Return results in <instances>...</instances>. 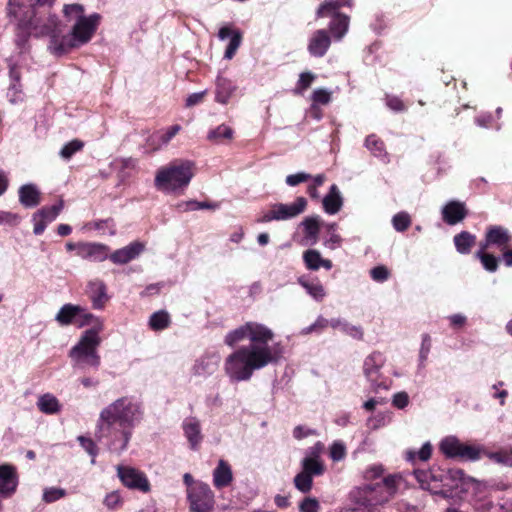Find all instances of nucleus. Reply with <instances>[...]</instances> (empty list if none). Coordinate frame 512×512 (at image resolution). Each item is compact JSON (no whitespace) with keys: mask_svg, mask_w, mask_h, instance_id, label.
<instances>
[{"mask_svg":"<svg viewBox=\"0 0 512 512\" xmlns=\"http://www.w3.org/2000/svg\"><path fill=\"white\" fill-rule=\"evenodd\" d=\"M310 179L312 180V182L308 185L307 193L309 194V196L311 198L318 199L319 198L318 187L323 185V183L326 180V177L324 174H318L314 177L311 176Z\"/></svg>","mask_w":512,"mask_h":512,"instance_id":"4d7b16f0","label":"nucleus"},{"mask_svg":"<svg viewBox=\"0 0 512 512\" xmlns=\"http://www.w3.org/2000/svg\"><path fill=\"white\" fill-rule=\"evenodd\" d=\"M343 238L338 232L326 234L323 245L329 250H336L342 246Z\"/></svg>","mask_w":512,"mask_h":512,"instance_id":"13d9d810","label":"nucleus"},{"mask_svg":"<svg viewBox=\"0 0 512 512\" xmlns=\"http://www.w3.org/2000/svg\"><path fill=\"white\" fill-rule=\"evenodd\" d=\"M370 276L374 281L383 283L388 280L390 272L385 266L379 265L370 270Z\"/></svg>","mask_w":512,"mask_h":512,"instance_id":"0e129e2a","label":"nucleus"},{"mask_svg":"<svg viewBox=\"0 0 512 512\" xmlns=\"http://www.w3.org/2000/svg\"><path fill=\"white\" fill-rule=\"evenodd\" d=\"M402 474H393L375 484H363L350 492V498L360 506H376L387 502L399 488L404 486Z\"/></svg>","mask_w":512,"mask_h":512,"instance_id":"0eeeda50","label":"nucleus"},{"mask_svg":"<svg viewBox=\"0 0 512 512\" xmlns=\"http://www.w3.org/2000/svg\"><path fill=\"white\" fill-rule=\"evenodd\" d=\"M19 476L17 469L12 464H1L0 465V497L10 498L12 497L18 487Z\"/></svg>","mask_w":512,"mask_h":512,"instance_id":"2eb2a0df","label":"nucleus"},{"mask_svg":"<svg viewBox=\"0 0 512 512\" xmlns=\"http://www.w3.org/2000/svg\"><path fill=\"white\" fill-rule=\"evenodd\" d=\"M191 512H210L215 505V496L208 484H196L186 490Z\"/></svg>","mask_w":512,"mask_h":512,"instance_id":"f8f14e48","label":"nucleus"},{"mask_svg":"<svg viewBox=\"0 0 512 512\" xmlns=\"http://www.w3.org/2000/svg\"><path fill=\"white\" fill-rule=\"evenodd\" d=\"M101 342L100 334L83 331L77 343L69 351L72 367L78 370L98 369L101 362L98 347Z\"/></svg>","mask_w":512,"mask_h":512,"instance_id":"6e6552de","label":"nucleus"},{"mask_svg":"<svg viewBox=\"0 0 512 512\" xmlns=\"http://www.w3.org/2000/svg\"><path fill=\"white\" fill-rule=\"evenodd\" d=\"M103 504L108 510L112 511L120 508L123 504L120 492L112 491L108 493L103 500Z\"/></svg>","mask_w":512,"mask_h":512,"instance_id":"5fc2aeb1","label":"nucleus"},{"mask_svg":"<svg viewBox=\"0 0 512 512\" xmlns=\"http://www.w3.org/2000/svg\"><path fill=\"white\" fill-rule=\"evenodd\" d=\"M404 455L405 459L412 464H414L417 460L427 461L432 455V445L429 441L425 442L418 451L408 449L405 451Z\"/></svg>","mask_w":512,"mask_h":512,"instance_id":"79ce46f5","label":"nucleus"},{"mask_svg":"<svg viewBox=\"0 0 512 512\" xmlns=\"http://www.w3.org/2000/svg\"><path fill=\"white\" fill-rule=\"evenodd\" d=\"M86 293L94 309H104L109 296L107 294V286L103 280L98 278L90 280L87 284Z\"/></svg>","mask_w":512,"mask_h":512,"instance_id":"a211bd4d","label":"nucleus"},{"mask_svg":"<svg viewBox=\"0 0 512 512\" xmlns=\"http://www.w3.org/2000/svg\"><path fill=\"white\" fill-rule=\"evenodd\" d=\"M331 45V36L325 29L316 30L308 42V51L314 57H323Z\"/></svg>","mask_w":512,"mask_h":512,"instance_id":"4be33fe9","label":"nucleus"},{"mask_svg":"<svg viewBox=\"0 0 512 512\" xmlns=\"http://www.w3.org/2000/svg\"><path fill=\"white\" fill-rule=\"evenodd\" d=\"M391 222H392L393 228L397 232H404L410 227V225L412 223V219H411V216L407 212L401 211V212L396 213L392 217Z\"/></svg>","mask_w":512,"mask_h":512,"instance_id":"de8ad7c7","label":"nucleus"},{"mask_svg":"<svg viewBox=\"0 0 512 512\" xmlns=\"http://www.w3.org/2000/svg\"><path fill=\"white\" fill-rule=\"evenodd\" d=\"M63 14L66 21L72 23L71 31L68 34L62 32L60 35H54L48 45L50 53L58 57L73 48L88 43L96 32L100 21V16L97 13L86 16L84 7L80 4L65 5Z\"/></svg>","mask_w":512,"mask_h":512,"instance_id":"20e7f679","label":"nucleus"},{"mask_svg":"<svg viewBox=\"0 0 512 512\" xmlns=\"http://www.w3.org/2000/svg\"><path fill=\"white\" fill-rule=\"evenodd\" d=\"M19 202L26 208H33L39 205L41 193L36 185L25 184L19 188Z\"/></svg>","mask_w":512,"mask_h":512,"instance_id":"c85d7f7f","label":"nucleus"},{"mask_svg":"<svg viewBox=\"0 0 512 512\" xmlns=\"http://www.w3.org/2000/svg\"><path fill=\"white\" fill-rule=\"evenodd\" d=\"M81 312L80 305L64 304L55 316V320L61 326L75 325L78 313Z\"/></svg>","mask_w":512,"mask_h":512,"instance_id":"72a5a7b5","label":"nucleus"},{"mask_svg":"<svg viewBox=\"0 0 512 512\" xmlns=\"http://www.w3.org/2000/svg\"><path fill=\"white\" fill-rule=\"evenodd\" d=\"M16 25L15 32V45L20 49L21 52L28 49V43L30 37H33L31 30L28 27H21L19 19H10Z\"/></svg>","mask_w":512,"mask_h":512,"instance_id":"a19ab883","label":"nucleus"},{"mask_svg":"<svg viewBox=\"0 0 512 512\" xmlns=\"http://www.w3.org/2000/svg\"><path fill=\"white\" fill-rule=\"evenodd\" d=\"M511 238L506 228L502 226H491L487 229L485 239L480 242L479 246L486 249L495 247L500 251H504Z\"/></svg>","mask_w":512,"mask_h":512,"instance_id":"dca6fc26","label":"nucleus"},{"mask_svg":"<svg viewBox=\"0 0 512 512\" xmlns=\"http://www.w3.org/2000/svg\"><path fill=\"white\" fill-rule=\"evenodd\" d=\"M233 479L232 471L227 462L220 460L213 471V484L216 488L228 486Z\"/></svg>","mask_w":512,"mask_h":512,"instance_id":"f704fd0d","label":"nucleus"},{"mask_svg":"<svg viewBox=\"0 0 512 512\" xmlns=\"http://www.w3.org/2000/svg\"><path fill=\"white\" fill-rule=\"evenodd\" d=\"M77 440L79 441L81 447L89 455L92 456L91 463L94 464L95 463V457L97 455V448H96V445H95L94 441L91 438H87V437H84V436H79L77 438Z\"/></svg>","mask_w":512,"mask_h":512,"instance_id":"e2e57ef3","label":"nucleus"},{"mask_svg":"<svg viewBox=\"0 0 512 512\" xmlns=\"http://www.w3.org/2000/svg\"><path fill=\"white\" fill-rule=\"evenodd\" d=\"M236 90L237 86L232 80L218 76L215 81V101L227 105Z\"/></svg>","mask_w":512,"mask_h":512,"instance_id":"b1692460","label":"nucleus"},{"mask_svg":"<svg viewBox=\"0 0 512 512\" xmlns=\"http://www.w3.org/2000/svg\"><path fill=\"white\" fill-rule=\"evenodd\" d=\"M314 79V74L310 72L301 73L297 82V86L295 88V93H303L308 87L311 86Z\"/></svg>","mask_w":512,"mask_h":512,"instance_id":"bf43d9fd","label":"nucleus"},{"mask_svg":"<svg viewBox=\"0 0 512 512\" xmlns=\"http://www.w3.org/2000/svg\"><path fill=\"white\" fill-rule=\"evenodd\" d=\"M329 321L330 320H327L324 317L319 316L313 324L302 329L301 334L307 335L313 332H321L323 329L330 326Z\"/></svg>","mask_w":512,"mask_h":512,"instance_id":"680f3d73","label":"nucleus"},{"mask_svg":"<svg viewBox=\"0 0 512 512\" xmlns=\"http://www.w3.org/2000/svg\"><path fill=\"white\" fill-rule=\"evenodd\" d=\"M220 357L217 353L205 354L200 357L193 366V372L198 376L212 374L219 363Z\"/></svg>","mask_w":512,"mask_h":512,"instance_id":"bb28decb","label":"nucleus"},{"mask_svg":"<svg viewBox=\"0 0 512 512\" xmlns=\"http://www.w3.org/2000/svg\"><path fill=\"white\" fill-rule=\"evenodd\" d=\"M32 222L34 225L33 232L35 235H41L48 225V222H46V220L38 211L33 214Z\"/></svg>","mask_w":512,"mask_h":512,"instance_id":"774afa93","label":"nucleus"},{"mask_svg":"<svg viewBox=\"0 0 512 512\" xmlns=\"http://www.w3.org/2000/svg\"><path fill=\"white\" fill-rule=\"evenodd\" d=\"M432 347V341L431 337L428 334L422 335V341L419 349V367L423 368L425 367L426 361L428 359V356L430 354Z\"/></svg>","mask_w":512,"mask_h":512,"instance_id":"8fccbe9b","label":"nucleus"},{"mask_svg":"<svg viewBox=\"0 0 512 512\" xmlns=\"http://www.w3.org/2000/svg\"><path fill=\"white\" fill-rule=\"evenodd\" d=\"M10 84L7 90V98L11 104H18L23 102L24 93L20 83L21 74L15 65H11L9 69Z\"/></svg>","mask_w":512,"mask_h":512,"instance_id":"5701e85b","label":"nucleus"},{"mask_svg":"<svg viewBox=\"0 0 512 512\" xmlns=\"http://www.w3.org/2000/svg\"><path fill=\"white\" fill-rule=\"evenodd\" d=\"M329 324L333 329H338L354 339L360 340L363 338L362 328L360 326L353 325L346 320L341 318H333L329 321Z\"/></svg>","mask_w":512,"mask_h":512,"instance_id":"e433bc0d","label":"nucleus"},{"mask_svg":"<svg viewBox=\"0 0 512 512\" xmlns=\"http://www.w3.org/2000/svg\"><path fill=\"white\" fill-rule=\"evenodd\" d=\"M304 237L303 240L306 244L314 245L318 241L320 231V222L318 217H307L301 222Z\"/></svg>","mask_w":512,"mask_h":512,"instance_id":"473e14b6","label":"nucleus"},{"mask_svg":"<svg viewBox=\"0 0 512 512\" xmlns=\"http://www.w3.org/2000/svg\"><path fill=\"white\" fill-rule=\"evenodd\" d=\"M37 408L44 414L52 415L60 412L62 405L51 393L40 395L37 400Z\"/></svg>","mask_w":512,"mask_h":512,"instance_id":"c9c22d12","label":"nucleus"},{"mask_svg":"<svg viewBox=\"0 0 512 512\" xmlns=\"http://www.w3.org/2000/svg\"><path fill=\"white\" fill-rule=\"evenodd\" d=\"M75 326L79 328L91 326V328L85 331H93L96 334H100L104 330V320L81 306V312L77 315Z\"/></svg>","mask_w":512,"mask_h":512,"instance_id":"a878e982","label":"nucleus"},{"mask_svg":"<svg viewBox=\"0 0 512 512\" xmlns=\"http://www.w3.org/2000/svg\"><path fill=\"white\" fill-rule=\"evenodd\" d=\"M298 283L301 285L306 293L315 301L321 302L326 297V290L319 279H310L306 276L298 278Z\"/></svg>","mask_w":512,"mask_h":512,"instance_id":"cd10ccee","label":"nucleus"},{"mask_svg":"<svg viewBox=\"0 0 512 512\" xmlns=\"http://www.w3.org/2000/svg\"><path fill=\"white\" fill-rule=\"evenodd\" d=\"M385 363L386 357L379 351L372 352L364 360V375L375 389L389 388V382L387 380H382L381 378V369Z\"/></svg>","mask_w":512,"mask_h":512,"instance_id":"ddd939ff","label":"nucleus"},{"mask_svg":"<svg viewBox=\"0 0 512 512\" xmlns=\"http://www.w3.org/2000/svg\"><path fill=\"white\" fill-rule=\"evenodd\" d=\"M170 323L169 313L165 310H159L150 316L148 325L154 331H161L169 327Z\"/></svg>","mask_w":512,"mask_h":512,"instance_id":"37998d69","label":"nucleus"},{"mask_svg":"<svg viewBox=\"0 0 512 512\" xmlns=\"http://www.w3.org/2000/svg\"><path fill=\"white\" fill-rule=\"evenodd\" d=\"M21 217L10 211L0 210V225L14 227L20 223Z\"/></svg>","mask_w":512,"mask_h":512,"instance_id":"052dcab7","label":"nucleus"},{"mask_svg":"<svg viewBox=\"0 0 512 512\" xmlns=\"http://www.w3.org/2000/svg\"><path fill=\"white\" fill-rule=\"evenodd\" d=\"M63 209V201H59L57 204L52 205L50 207H44L40 209L38 212L43 216L46 222L51 223L54 221L61 210Z\"/></svg>","mask_w":512,"mask_h":512,"instance_id":"864d4df0","label":"nucleus"},{"mask_svg":"<svg viewBox=\"0 0 512 512\" xmlns=\"http://www.w3.org/2000/svg\"><path fill=\"white\" fill-rule=\"evenodd\" d=\"M486 248L479 246V250L475 253V257L480 260L484 269L488 272H495L498 268V258L487 253Z\"/></svg>","mask_w":512,"mask_h":512,"instance_id":"a18cd8bd","label":"nucleus"},{"mask_svg":"<svg viewBox=\"0 0 512 512\" xmlns=\"http://www.w3.org/2000/svg\"><path fill=\"white\" fill-rule=\"evenodd\" d=\"M109 247L100 243H79L78 256L82 259L103 262L108 259Z\"/></svg>","mask_w":512,"mask_h":512,"instance_id":"412c9836","label":"nucleus"},{"mask_svg":"<svg viewBox=\"0 0 512 512\" xmlns=\"http://www.w3.org/2000/svg\"><path fill=\"white\" fill-rule=\"evenodd\" d=\"M84 147V142L79 139H74L68 143H66L62 149L59 152L60 157L65 160L69 161L73 155H75L77 152L81 151Z\"/></svg>","mask_w":512,"mask_h":512,"instance_id":"49530a36","label":"nucleus"},{"mask_svg":"<svg viewBox=\"0 0 512 512\" xmlns=\"http://www.w3.org/2000/svg\"><path fill=\"white\" fill-rule=\"evenodd\" d=\"M144 248L145 246L142 242L134 241L123 248L115 250L109 254L108 258L117 265L127 264L139 257Z\"/></svg>","mask_w":512,"mask_h":512,"instance_id":"6ab92c4d","label":"nucleus"},{"mask_svg":"<svg viewBox=\"0 0 512 512\" xmlns=\"http://www.w3.org/2000/svg\"><path fill=\"white\" fill-rule=\"evenodd\" d=\"M218 38L221 41H224L227 38L230 39L224 52V58L231 60L242 43V32L239 29L226 25L219 29Z\"/></svg>","mask_w":512,"mask_h":512,"instance_id":"aec40b11","label":"nucleus"},{"mask_svg":"<svg viewBox=\"0 0 512 512\" xmlns=\"http://www.w3.org/2000/svg\"><path fill=\"white\" fill-rule=\"evenodd\" d=\"M116 471L118 478L125 487L142 493L150 491V482L146 474L139 469L132 466L118 465Z\"/></svg>","mask_w":512,"mask_h":512,"instance_id":"4468645a","label":"nucleus"},{"mask_svg":"<svg viewBox=\"0 0 512 512\" xmlns=\"http://www.w3.org/2000/svg\"><path fill=\"white\" fill-rule=\"evenodd\" d=\"M144 409L134 396H122L101 409L96 423V438L116 454L126 450L134 428L142 421Z\"/></svg>","mask_w":512,"mask_h":512,"instance_id":"f03ea898","label":"nucleus"},{"mask_svg":"<svg viewBox=\"0 0 512 512\" xmlns=\"http://www.w3.org/2000/svg\"><path fill=\"white\" fill-rule=\"evenodd\" d=\"M301 512H319L320 504L316 498L307 497L299 505Z\"/></svg>","mask_w":512,"mask_h":512,"instance_id":"69168bd1","label":"nucleus"},{"mask_svg":"<svg viewBox=\"0 0 512 512\" xmlns=\"http://www.w3.org/2000/svg\"><path fill=\"white\" fill-rule=\"evenodd\" d=\"M466 215L465 204L460 201H450L442 208V218L449 225L461 222Z\"/></svg>","mask_w":512,"mask_h":512,"instance_id":"393cba45","label":"nucleus"},{"mask_svg":"<svg viewBox=\"0 0 512 512\" xmlns=\"http://www.w3.org/2000/svg\"><path fill=\"white\" fill-rule=\"evenodd\" d=\"M307 207V200L304 197H297L289 204L275 203L263 212L258 222L268 223L271 221H286L302 214Z\"/></svg>","mask_w":512,"mask_h":512,"instance_id":"9d476101","label":"nucleus"},{"mask_svg":"<svg viewBox=\"0 0 512 512\" xmlns=\"http://www.w3.org/2000/svg\"><path fill=\"white\" fill-rule=\"evenodd\" d=\"M332 92L328 89L319 88L313 91L311 95L312 109L315 110L318 105H327L331 101Z\"/></svg>","mask_w":512,"mask_h":512,"instance_id":"09e8293b","label":"nucleus"},{"mask_svg":"<svg viewBox=\"0 0 512 512\" xmlns=\"http://www.w3.org/2000/svg\"><path fill=\"white\" fill-rule=\"evenodd\" d=\"M303 261L308 270L316 271L320 267L330 270L332 268V262L329 259H324L321 253L315 249H308L303 253Z\"/></svg>","mask_w":512,"mask_h":512,"instance_id":"7c9ffc66","label":"nucleus"},{"mask_svg":"<svg viewBox=\"0 0 512 512\" xmlns=\"http://www.w3.org/2000/svg\"><path fill=\"white\" fill-rule=\"evenodd\" d=\"M310 178V174L306 172H298L296 174L288 175L285 179V182L288 186L294 187L299 185L300 183L310 180Z\"/></svg>","mask_w":512,"mask_h":512,"instance_id":"338daca9","label":"nucleus"},{"mask_svg":"<svg viewBox=\"0 0 512 512\" xmlns=\"http://www.w3.org/2000/svg\"><path fill=\"white\" fill-rule=\"evenodd\" d=\"M294 484L299 491L307 493L312 488L313 477L301 471L295 476Z\"/></svg>","mask_w":512,"mask_h":512,"instance_id":"3c124183","label":"nucleus"},{"mask_svg":"<svg viewBox=\"0 0 512 512\" xmlns=\"http://www.w3.org/2000/svg\"><path fill=\"white\" fill-rule=\"evenodd\" d=\"M324 211L329 215L338 213L343 205V198L337 185L330 187L329 193L323 198Z\"/></svg>","mask_w":512,"mask_h":512,"instance_id":"c756f323","label":"nucleus"},{"mask_svg":"<svg viewBox=\"0 0 512 512\" xmlns=\"http://www.w3.org/2000/svg\"><path fill=\"white\" fill-rule=\"evenodd\" d=\"M414 475L422 489L434 494L446 495L452 490L477 494L484 488V484L456 468L445 471L440 467H432L428 470H416Z\"/></svg>","mask_w":512,"mask_h":512,"instance_id":"39448f33","label":"nucleus"},{"mask_svg":"<svg viewBox=\"0 0 512 512\" xmlns=\"http://www.w3.org/2000/svg\"><path fill=\"white\" fill-rule=\"evenodd\" d=\"M66 496V490L59 487H49L44 489L42 499L46 503H53Z\"/></svg>","mask_w":512,"mask_h":512,"instance_id":"603ef678","label":"nucleus"},{"mask_svg":"<svg viewBox=\"0 0 512 512\" xmlns=\"http://www.w3.org/2000/svg\"><path fill=\"white\" fill-rule=\"evenodd\" d=\"M351 4V0H344L343 2L326 0L316 11L318 18L331 17L328 28L335 41H341L345 37L350 25L349 16L339 13L338 10L343 6H351Z\"/></svg>","mask_w":512,"mask_h":512,"instance_id":"1a4fd4ad","label":"nucleus"},{"mask_svg":"<svg viewBox=\"0 0 512 512\" xmlns=\"http://www.w3.org/2000/svg\"><path fill=\"white\" fill-rule=\"evenodd\" d=\"M476 237L467 231H462L454 236V245L458 253L468 254L475 245Z\"/></svg>","mask_w":512,"mask_h":512,"instance_id":"4c0bfd02","label":"nucleus"},{"mask_svg":"<svg viewBox=\"0 0 512 512\" xmlns=\"http://www.w3.org/2000/svg\"><path fill=\"white\" fill-rule=\"evenodd\" d=\"M55 0H9L6 12L9 19H19L21 27H28L33 37L49 36L63 32L61 22L55 14L46 12Z\"/></svg>","mask_w":512,"mask_h":512,"instance_id":"7ed1b4c3","label":"nucleus"},{"mask_svg":"<svg viewBox=\"0 0 512 512\" xmlns=\"http://www.w3.org/2000/svg\"><path fill=\"white\" fill-rule=\"evenodd\" d=\"M365 147L381 161L385 163L389 161L384 143L379 138H377L376 135H369L366 138Z\"/></svg>","mask_w":512,"mask_h":512,"instance_id":"58836bf2","label":"nucleus"},{"mask_svg":"<svg viewBox=\"0 0 512 512\" xmlns=\"http://www.w3.org/2000/svg\"><path fill=\"white\" fill-rule=\"evenodd\" d=\"M234 137V130L227 124H220L215 128H212L207 133V140L213 144H225Z\"/></svg>","mask_w":512,"mask_h":512,"instance_id":"2f4dec72","label":"nucleus"},{"mask_svg":"<svg viewBox=\"0 0 512 512\" xmlns=\"http://www.w3.org/2000/svg\"><path fill=\"white\" fill-rule=\"evenodd\" d=\"M182 429L189 447L198 450L204 439L201 421L194 416L186 417L182 422Z\"/></svg>","mask_w":512,"mask_h":512,"instance_id":"f3484780","label":"nucleus"},{"mask_svg":"<svg viewBox=\"0 0 512 512\" xmlns=\"http://www.w3.org/2000/svg\"><path fill=\"white\" fill-rule=\"evenodd\" d=\"M301 466L302 472L310 475L311 477L320 476L325 471V467L319 459L304 457L301 462Z\"/></svg>","mask_w":512,"mask_h":512,"instance_id":"c03bdc74","label":"nucleus"},{"mask_svg":"<svg viewBox=\"0 0 512 512\" xmlns=\"http://www.w3.org/2000/svg\"><path fill=\"white\" fill-rule=\"evenodd\" d=\"M195 175V163L190 160H175L159 168L154 185L166 194H182Z\"/></svg>","mask_w":512,"mask_h":512,"instance_id":"423d86ee","label":"nucleus"},{"mask_svg":"<svg viewBox=\"0 0 512 512\" xmlns=\"http://www.w3.org/2000/svg\"><path fill=\"white\" fill-rule=\"evenodd\" d=\"M439 449L446 457L470 461L478 460L481 454L479 447L464 444L455 436L443 438L439 444Z\"/></svg>","mask_w":512,"mask_h":512,"instance_id":"9b49d317","label":"nucleus"},{"mask_svg":"<svg viewBox=\"0 0 512 512\" xmlns=\"http://www.w3.org/2000/svg\"><path fill=\"white\" fill-rule=\"evenodd\" d=\"M180 130L181 126L175 124L153 135L151 140L154 143V149L167 145Z\"/></svg>","mask_w":512,"mask_h":512,"instance_id":"ea45409f","label":"nucleus"},{"mask_svg":"<svg viewBox=\"0 0 512 512\" xmlns=\"http://www.w3.org/2000/svg\"><path fill=\"white\" fill-rule=\"evenodd\" d=\"M244 340L249 343L235 349L223 364L231 382L249 381L255 371L279 363L284 356V346L275 341L274 331L263 323L248 321L224 337V343L229 347H235Z\"/></svg>","mask_w":512,"mask_h":512,"instance_id":"f257e3e1","label":"nucleus"},{"mask_svg":"<svg viewBox=\"0 0 512 512\" xmlns=\"http://www.w3.org/2000/svg\"><path fill=\"white\" fill-rule=\"evenodd\" d=\"M330 458L334 462L342 461L346 457V446L342 441H334L329 449Z\"/></svg>","mask_w":512,"mask_h":512,"instance_id":"6e6d98bb","label":"nucleus"}]
</instances>
